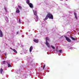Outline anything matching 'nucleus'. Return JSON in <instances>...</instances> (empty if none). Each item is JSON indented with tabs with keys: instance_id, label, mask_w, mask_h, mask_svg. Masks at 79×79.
<instances>
[{
	"instance_id": "nucleus-1",
	"label": "nucleus",
	"mask_w": 79,
	"mask_h": 79,
	"mask_svg": "<svg viewBox=\"0 0 79 79\" xmlns=\"http://www.w3.org/2000/svg\"><path fill=\"white\" fill-rule=\"evenodd\" d=\"M53 19V16L52 14H51L50 12H48V14L46 16L45 18L44 19V21H46L48 19Z\"/></svg>"
},
{
	"instance_id": "nucleus-2",
	"label": "nucleus",
	"mask_w": 79,
	"mask_h": 79,
	"mask_svg": "<svg viewBox=\"0 0 79 79\" xmlns=\"http://www.w3.org/2000/svg\"><path fill=\"white\" fill-rule=\"evenodd\" d=\"M49 40V39L48 38V37H47L46 38V42L45 43V44H46V45H47V46H48V47H50V45L49 44V43H48L47 42V40Z\"/></svg>"
},
{
	"instance_id": "nucleus-3",
	"label": "nucleus",
	"mask_w": 79,
	"mask_h": 79,
	"mask_svg": "<svg viewBox=\"0 0 79 79\" xmlns=\"http://www.w3.org/2000/svg\"><path fill=\"white\" fill-rule=\"evenodd\" d=\"M64 37L67 42H71V40L69 38L66 36H65Z\"/></svg>"
},
{
	"instance_id": "nucleus-4",
	"label": "nucleus",
	"mask_w": 79,
	"mask_h": 79,
	"mask_svg": "<svg viewBox=\"0 0 79 79\" xmlns=\"http://www.w3.org/2000/svg\"><path fill=\"white\" fill-rule=\"evenodd\" d=\"M28 5H29L30 8H34L33 5H32V4L31 3H30V4H28Z\"/></svg>"
},
{
	"instance_id": "nucleus-5",
	"label": "nucleus",
	"mask_w": 79,
	"mask_h": 79,
	"mask_svg": "<svg viewBox=\"0 0 79 79\" xmlns=\"http://www.w3.org/2000/svg\"><path fill=\"white\" fill-rule=\"evenodd\" d=\"M10 49L11 50H13V51L14 52H15V53H17V51L15 49H12V48H10Z\"/></svg>"
},
{
	"instance_id": "nucleus-6",
	"label": "nucleus",
	"mask_w": 79,
	"mask_h": 79,
	"mask_svg": "<svg viewBox=\"0 0 79 79\" xmlns=\"http://www.w3.org/2000/svg\"><path fill=\"white\" fill-rule=\"evenodd\" d=\"M0 37H3V32L0 30Z\"/></svg>"
},
{
	"instance_id": "nucleus-7",
	"label": "nucleus",
	"mask_w": 79,
	"mask_h": 79,
	"mask_svg": "<svg viewBox=\"0 0 79 79\" xmlns=\"http://www.w3.org/2000/svg\"><path fill=\"white\" fill-rule=\"evenodd\" d=\"M33 41L35 43H38V42H39V40H38V39H35L33 40Z\"/></svg>"
},
{
	"instance_id": "nucleus-8",
	"label": "nucleus",
	"mask_w": 79,
	"mask_h": 79,
	"mask_svg": "<svg viewBox=\"0 0 79 79\" xmlns=\"http://www.w3.org/2000/svg\"><path fill=\"white\" fill-rule=\"evenodd\" d=\"M34 15L35 16H37V11H33Z\"/></svg>"
},
{
	"instance_id": "nucleus-9",
	"label": "nucleus",
	"mask_w": 79,
	"mask_h": 79,
	"mask_svg": "<svg viewBox=\"0 0 79 79\" xmlns=\"http://www.w3.org/2000/svg\"><path fill=\"white\" fill-rule=\"evenodd\" d=\"M32 49H33V47L32 46H31L29 49L30 52H31L32 50Z\"/></svg>"
},
{
	"instance_id": "nucleus-10",
	"label": "nucleus",
	"mask_w": 79,
	"mask_h": 79,
	"mask_svg": "<svg viewBox=\"0 0 79 79\" xmlns=\"http://www.w3.org/2000/svg\"><path fill=\"white\" fill-rule=\"evenodd\" d=\"M16 12L17 13H19L20 12V11H19V9L18 8H17Z\"/></svg>"
},
{
	"instance_id": "nucleus-11",
	"label": "nucleus",
	"mask_w": 79,
	"mask_h": 79,
	"mask_svg": "<svg viewBox=\"0 0 79 79\" xmlns=\"http://www.w3.org/2000/svg\"><path fill=\"white\" fill-rule=\"evenodd\" d=\"M74 14L76 19H77V14H76V12H74Z\"/></svg>"
},
{
	"instance_id": "nucleus-12",
	"label": "nucleus",
	"mask_w": 79,
	"mask_h": 79,
	"mask_svg": "<svg viewBox=\"0 0 79 79\" xmlns=\"http://www.w3.org/2000/svg\"><path fill=\"white\" fill-rule=\"evenodd\" d=\"M3 70L2 69V68H1L0 69V74H2V73L3 72Z\"/></svg>"
},
{
	"instance_id": "nucleus-13",
	"label": "nucleus",
	"mask_w": 79,
	"mask_h": 79,
	"mask_svg": "<svg viewBox=\"0 0 79 79\" xmlns=\"http://www.w3.org/2000/svg\"><path fill=\"white\" fill-rule=\"evenodd\" d=\"M26 3L27 4H28V5H29L30 4V1H29V0H27Z\"/></svg>"
},
{
	"instance_id": "nucleus-14",
	"label": "nucleus",
	"mask_w": 79,
	"mask_h": 79,
	"mask_svg": "<svg viewBox=\"0 0 79 79\" xmlns=\"http://www.w3.org/2000/svg\"><path fill=\"white\" fill-rule=\"evenodd\" d=\"M7 64H8L7 66L8 68H10V67H11V65L10 64H8V63H7Z\"/></svg>"
},
{
	"instance_id": "nucleus-15",
	"label": "nucleus",
	"mask_w": 79,
	"mask_h": 79,
	"mask_svg": "<svg viewBox=\"0 0 79 79\" xmlns=\"http://www.w3.org/2000/svg\"><path fill=\"white\" fill-rule=\"evenodd\" d=\"M71 39L72 40H74V41H75V40H76V39H75L74 38V37H71Z\"/></svg>"
},
{
	"instance_id": "nucleus-16",
	"label": "nucleus",
	"mask_w": 79,
	"mask_h": 79,
	"mask_svg": "<svg viewBox=\"0 0 79 79\" xmlns=\"http://www.w3.org/2000/svg\"><path fill=\"white\" fill-rule=\"evenodd\" d=\"M18 7L20 10H22V7L21 6H19Z\"/></svg>"
},
{
	"instance_id": "nucleus-17",
	"label": "nucleus",
	"mask_w": 79,
	"mask_h": 79,
	"mask_svg": "<svg viewBox=\"0 0 79 79\" xmlns=\"http://www.w3.org/2000/svg\"><path fill=\"white\" fill-rule=\"evenodd\" d=\"M36 16V19H38V18H39V17H38V15H35Z\"/></svg>"
},
{
	"instance_id": "nucleus-18",
	"label": "nucleus",
	"mask_w": 79,
	"mask_h": 79,
	"mask_svg": "<svg viewBox=\"0 0 79 79\" xmlns=\"http://www.w3.org/2000/svg\"><path fill=\"white\" fill-rule=\"evenodd\" d=\"M51 47L52 48H53V49H55V47H54L53 46L51 45Z\"/></svg>"
},
{
	"instance_id": "nucleus-19",
	"label": "nucleus",
	"mask_w": 79,
	"mask_h": 79,
	"mask_svg": "<svg viewBox=\"0 0 79 79\" xmlns=\"http://www.w3.org/2000/svg\"><path fill=\"white\" fill-rule=\"evenodd\" d=\"M2 63H3V64H5V61H2Z\"/></svg>"
},
{
	"instance_id": "nucleus-20",
	"label": "nucleus",
	"mask_w": 79,
	"mask_h": 79,
	"mask_svg": "<svg viewBox=\"0 0 79 79\" xmlns=\"http://www.w3.org/2000/svg\"><path fill=\"white\" fill-rule=\"evenodd\" d=\"M59 53H61L62 52V50H59Z\"/></svg>"
},
{
	"instance_id": "nucleus-21",
	"label": "nucleus",
	"mask_w": 79,
	"mask_h": 79,
	"mask_svg": "<svg viewBox=\"0 0 79 79\" xmlns=\"http://www.w3.org/2000/svg\"><path fill=\"white\" fill-rule=\"evenodd\" d=\"M45 65H44V66L43 67V69H44L45 68Z\"/></svg>"
},
{
	"instance_id": "nucleus-22",
	"label": "nucleus",
	"mask_w": 79,
	"mask_h": 79,
	"mask_svg": "<svg viewBox=\"0 0 79 79\" xmlns=\"http://www.w3.org/2000/svg\"><path fill=\"white\" fill-rule=\"evenodd\" d=\"M19 23H20V22H21V20H20V19L19 20Z\"/></svg>"
},
{
	"instance_id": "nucleus-23",
	"label": "nucleus",
	"mask_w": 79,
	"mask_h": 79,
	"mask_svg": "<svg viewBox=\"0 0 79 79\" xmlns=\"http://www.w3.org/2000/svg\"><path fill=\"white\" fill-rule=\"evenodd\" d=\"M6 11V12H8V11H7V10H6L5 9Z\"/></svg>"
},
{
	"instance_id": "nucleus-24",
	"label": "nucleus",
	"mask_w": 79,
	"mask_h": 79,
	"mask_svg": "<svg viewBox=\"0 0 79 79\" xmlns=\"http://www.w3.org/2000/svg\"><path fill=\"white\" fill-rule=\"evenodd\" d=\"M5 56H6V53H5Z\"/></svg>"
},
{
	"instance_id": "nucleus-25",
	"label": "nucleus",
	"mask_w": 79,
	"mask_h": 79,
	"mask_svg": "<svg viewBox=\"0 0 79 79\" xmlns=\"http://www.w3.org/2000/svg\"><path fill=\"white\" fill-rule=\"evenodd\" d=\"M60 1H63V0H60Z\"/></svg>"
},
{
	"instance_id": "nucleus-26",
	"label": "nucleus",
	"mask_w": 79,
	"mask_h": 79,
	"mask_svg": "<svg viewBox=\"0 0 79 79\" xmlns=\"http://www.w3.org/2000/svg\"><path fill=\"white\" fill-rule=\"evenodd\" d=\"M69 31H68L67 32V33H69Z\"/></svg>"
},
{
	"instance_id": "nucleus-27",
	"label": "nucleus",
	"mask_w": 79,
	"mask_h": 79,
	"mask_svg": "<svg viewBox=\"0 0 79 79\" xmlns=\"http://www.w3.org/2000/svg\"><path fill=\"white\" fill-rule=\"evenodd\" d=\"M66 0V1H68V0Z\"/></svg>"
}]
</instances>
